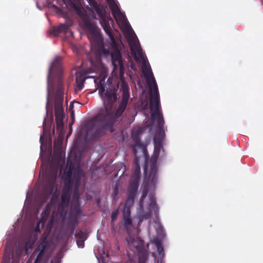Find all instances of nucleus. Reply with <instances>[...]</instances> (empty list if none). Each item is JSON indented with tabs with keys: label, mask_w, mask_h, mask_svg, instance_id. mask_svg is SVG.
<instances>
[{
	"label": "nucleus",
	"mask_w": 263,
	"mask_h": 263,
	"mask_svg": "<svg viewBox=\"0 0 263 263\" xmlns=\"http://www.w3.org/2000/svg\"><path fill=\"white\" fill-rule=\"evenodd\" d=\"M44 254V253H41V252H39L34 263H40L42 259Z\"/></svg>",
	"instance_id": "obj_30"
},
{
	"label": "nucleus",
	"mask_w": 263,
	"mask_h": 263,
	"mask_svg": "<svg viewBox=\"0 0 263 263\" xmlns=\"http://www.w3.org/2000/svg\"><path fill=\"white\" fill-rule=\"evenodd\" d=\"M143 73L147 81L151 91L149 109L153 122L156 125V136L154 139L161 141L165 137L164 120L161 110L158 88L150 67L143 66Z\"/></svg>",
	"instance_id": "obj_2"
},
{
	"label": "nucleus",
	"mask_w": 263,
	"mask_h": 263,
	"mask_svg": "<svg viewBox=\"0 0 263 263\" xmlns=\"http://www.w3.org/2000/svg\"><path fill=\"white\" fill-rule=\"evenodd\" d=\"M71 195V192L70 191V186L68 185V187H66L63 190L61 195V201L58 204L59 209H63L64 208L67 207L70 197Z\"/></svg>",
	"instance_id": "obj_9"
},
{
	"label": "nucleus",
	"mask_w": 263,
	"mask_h": 263,
	"mask_svg": "<svg viewBox=\"0 0 263 263\" xmlns=\"http://www.w3.org/2000/svg\"><path fill=\"white\" fill-rule=\"evenodd\" d=\"M142 132L140 130H138L132 134V137L134 141H137L139 140V136L141 134Z\"/></svg>",
	"instance_id": "obj_28"
},
{
	"label": "nucleus",
	"mask_w": 263,
	"mask_h": 263,
	"mask_svg": "<svg viewBox=\"0 0 263 263\" xmlns=\"http://www.w3.org/2000/svg\"><path fill=\"white\" fill-rule=\"evenodd\" d=\"M58 174V168H50L48 172L45 175V179L44 182L43 192L45 194V198L52 193L55 183Z\"/></svg>",
	"instance_id": "obj_8"
},
{
	"label": "nucleus",
	"mask_w": 263,
	"mask_h": 263,
	"mask_svg": "<svg viewBox=\"0 0 263 263\" xmlns=\"http://www.w3.org/2000/svg\"><path fill=\"white\" fill-rule=\"evenodd\" d=\"M151 216V213H148L146 214H145L144 216V218H145V219H147V218H150Z\"/></svg>",
	"instance_id": "obj_38"
},
{
	"label": "nucleus",
	"mask_w": 263,
	"mask_h": 263,
	"mask_svg": "<svg viewBox=\"0 0 263 263\" xmlns=\"http://www.w3.org/2000/svg\"><path fill=\"white\" fill-rule=\"evenodd\" d=\"M24 251V247L23 242L18 243V245L16 249V254L18 257H20L23 251Z\"/></svg>",
	"instance_id": "obj_22"
},
{
	"label": "nucleus",
	"mask_w": 263,
	"mask_h": 263,
	"mask_svg": "<svg viewBox=\"0 0 263 263\" xmlns=\"http://www.w3.org/2000/svg\"><path fill=\"white\" fill-rule=\"evenodd\" d=\"M130 208L124 206L123 210V217H130Z\"/></svg>",
	"instance_id": "obj_27"
},
{
	"label": "nucleus",
	"mask_w": 263,
	"mask_h": 263,
	"mask_svg": "<svg viewBox=\"0 0 263 263\" xmlns=\"http://www.w3.org/2000/svg\"><path fill=\"white\" fill-rule=\"evenodd\" d=\"M74 7H75L76 10V11H77V12L78 13H79L80 12H81V9H80V8H79L78 7H76V6L75 5H74Z\"/></svg>",
	"instance_id": "obj_39"
},
{
	"label": "nucleus",
	"mask_w": 263,
	"mask_h": 263,
	"mask_svg": "<svg viewBox=\"0 0 263 263\" xmlns=\"http://www.w3.org/2000/svg\"><path fill=\"white\" fill-rule=\"evenodd\" d=\"M75 236L78 239H85L84 235L82 231H80L78 233H76Z\"/></svg>",
	"instance_id": "obj_31"
},
{
	"label": "nucleus",
	"mask_w": 263,
	"mask_h": 263,
	"mask_svg": "<svg viewBox=\"0 0 263 263\" xmlns=\"http://www.w3.org/2000/svg\"><path fill=\"white\" fill-rule=\"evenodd\" d=\"M85 173L81 168L77 167L74 168L72 165L69 167V170L66 175V181L65 186H70V190L73 188L72 193L73 203H79L80 199V193L79 187L81 184V180L84 177Z\"/></svg>",
	"instance_id": "obj_4"
},
{
	"label": "nucleus",
	"mask_w": 263,
	"mask_h": 263,
	"mask_svg": "<svg viewBox=\"0 0 263 263\" xmlns=\"http://www.w3.org/2000/svg\"><path fill=\"white\" fill-rule=\"evenodd\" d=\"M148 178H149V175L148 176V177L147 178H145V183H146V188L144 189V190H143L142 196V198L139 202L140 206L141 209H143V200L146 197V196H147V192H148L147 188L151 187H154L157 182L158 178H157L156 183L154 184H153L149 182Z\"/></svg>",
	"instance_id": "obj_12"
},
{
	"label": "nucleus",
	"mask_w": 263,
	"mask_h": 263,
	"mask_svg": "<svg viewBox=\"0 0 263 263\" xmlns=\"http://www.w3.org/2000/svg\"><path fill=\"white\" fill-rule=\"evenodd\" d=\"M135 196H132L130 195H128V197H127V198L126 199V200L125 201V207H128V208H130L133 206V204H134V200L135 199Z\"/></svg>",
	"instance_id": "obj_20"
},
{
	"label": "nucleus",
	"mask_w": 263,
	"mask_h": 263,
	"mask_svg": "<svg viewBox=\"0 0 263 263\" xmlns=\"http://www.w3.org/2000/svg\"><path fill=\"white\" fill-rule=\"evenodd\" d=\"M77 86L79 90H81L83 85L84 80H82L81 82H78V80L77 79Z\"/></svg>",
	"instance_id": "obj_37"
},
{
	"label": "nucleus",
	"mask_w": 263,
	"mask_h": 263,
	"mask_svg": "<svg viewBox=\"0 0 263 263\" xmlns=\"http://www.w3.org/2000/svg\"><path fill=\"white\" fill-rule=\"evenodd\" d=\"M147 259L146 256L145 255H140L139 258V262L138 263H145Z\"/></svg>",
	"instance_id": "obj_34"
},
{
	"label": "nucleus",
	"mask_w": 263,
	"mask_h": 263,
	"mask_svg": "<svg viewBox=\"0 0 263 263\" xmlns=\"http://www.w3.org/2000/svg\"><path fill=\"white\" fill-rule=\"evenodd\" d=\"M155 156L152 158L150 161V168L149 171V181L154 184L156 183L157 178L158 168L157 166V159L160 151L163 148L161 141L154 139Z\"/></svg>",
	"instance_id": "obj_7"
},
{
	"label": "nucleus",
	"mask_w": 263,
	"mask_h": 263,
	"mask_svg": "<svg viewBox=\"0 0 263 263\" xmlns=\"http://www.w3.org/2000/svg\"><path fill=\"white\" fill-rule=\"evenodd\" d=\"M85 239H77V244L79 248H83L84 247Z\"/></svg>",
	"instance_id": "obj_32"
},
{
	"label": "nucleus",
	"mask_w": 263,
	"mask_h": 263,
	"mask_svg": "<svg viewBox=\"0 0 263 263\" xmlns=\"http://www.w3.org/2000/svg\"><path fill=\"white\" fill-rule=\"evenodd\" d=\"M60 136L61 137L54 141L53 144V157L57 158L59 160H61L62 159L63 153L62 149L63 135Z\"/></svg>",
	"instance_id": "obj_10"
},
{
	"label": "nucleus",
	"mask_w": 263,
	"mask_h": 263,
	"mask_svg": "<svg viewBox=\"0 0 263 263\" xmlns=\"http://www.w3.org/2000/svg\"><path fill=\"white\" fill-rule=\"evenodd\" d=\"M84 25L92 35V46L100 55H111L114 69L116 70L119 68L120 79H123L124 74V67L120 51L117 49L111 52L108 49L105 48L100 29L96 27L89 21H85Z\"/></svg>",
	"instance_id": "obj_3"
},
{
	"label": "nucleus",
	"mask_w": 263,
	"mask_h": 263,
	"mask_svg": "<svg viewBox=\"0 0 263 263\" xmlns=\"http://www.w3.org/2000/svg\"><path fill=\"white\" fill-rule=\"evenodd\" d=\"M109 5L115 18H116L117 16L121 15V12L119 7L114 0L109 2Z\"/></svg>",
	"instance_id": "obj_14"
},
{
	"label": "nucleus",
	"mask_w": 263,
	"mask_h": 263,
	"mask_svg": "<svg viewBox=\"0 0 263 263\" xmlns=\"http://www.w3.org/2000/svg\"><path fill=\"white\" fill-rule=\"evenodd\" d=\"M48 105H49V92L48 93L47 97V108L48 107Z\"/></svg>",
	"instance_id": "obj_40"
},
{
	"label": "nucleus",
	"mask_w": 263,
	"mask_h": 263,
	"mask_svg": "<svg viewBox=\"0 0 263 263\" xmlns=\"http://www.w3.org/2000/svg\"><path fill=\"white\" fill-rule=\"evenodd\" d=\"M61 33V32H60V30H58V27L53 28L52 29V33L54 36H58Z\"/></svg>",
	"instance_id": "obj_35"
},
{
	"label": "nucleus",
	"mask_w": 263,
	"mask_h": 263,
	"mask_svg": "<svg viewBox=\"0 0 263 263\" xmlns=\"http://www.w3.org/2000/svg\"><path fill=\"white\" fill-rule=\"evenodd\" d=\"M45 122V121H44L43 124H44Z\"/></svg>",
	"instance_id": "obj_47"
},
{
	"label": "nucleus",
	"mask_w": 263,
	"mask_h": 263,
	"mask_svg": "<svg viewBox=\"0 0 263 263\" xmlns=\"http://www.w3.org/2000/svg\"><path fill=\"white\" fill-rule=\"evenodd\" d=\"M33 243L34 242L30 241V240H28L25 243H23L25 255H28L29 253V251L32 248Z\"/></svg>",
	"instance_id": "obj_18"
},
{
	"label": "nucleus",
	"mask_w": 263,
	"mask_h": 263,
	"mask_svg": "<svg viewBox=\"0 0 263 263\" xmlns=\"http://www.w3.org/2000/svg\"><path fill=\"white\" fill-rule=\"evenodd\" d=\"M92 17L95 19H97L96 14L94 13V12H93V15H92Z\"/></svg>",
	"instance_id": "obj_41"
},
{
	"label": "nucleus",
	"mask_w": 263,
	"mask_h": 263,
	"mask_svg": "<svg viewBox=\"0 0 263 263\" xmlns=\"http://www.w3.org/2000/svg\"><path fill=\"white\" fill-rule=\"evenodd\" d=\"M89 5L92 7L93 9L96 8V7H97V6L99 5L100 4L98 3L95 0H86Z\"/></svg>",
	"instance_id": "obj_29"
},
{
	"label": "nucleus",
	"mask_w": 263,
	"mask_h": 263,
	"mask_svg": "<svg viewBox=\"0 0 263 263\" xmlns=\"http://www.w3.org/2000/svg\"><path fill=\"white\" fill-rule=\"evenodd\" d=\"M60 65H61V59H60V58L58 57L54 60V61L52 63L51 65L50 66V67L49 68L48 76H47L48 82H49L52 70L54 68H57V69L59 68L60 67Z\"/></svg>",
	"instance_id": "obj_15"
},
{
	"label": "nucleus",
	"mask_w": 263,
	"mask_h": 263,
	"mask_svg": "<svg viewBox=\"0 0 263 263\" xmlns=\"http://www.w3.org/2000/svg\"><path fill=\"white\" fill-rule=\"evenodd\" d=\"M63 82L59 78L58 82V88L56 91L54 99V112L57 129L60 132V135H63V129L64 127L63 117L64 109L63 103L64 100V89Z\"/></svg>",
	"instance_id": "obj_5"
},
{
	"label": "nucleus",
	"mask_w": 263,
	"mask_h": 263,
	"mask_svg": "<svg viewBox=\"0 0 263 263\" xmlns=\"http://www.w3.org/2000/svg\"><path fill=\"white\" fill-rule=\"evenodd\" d=\"M5 257H4V261H3L4 262L5 261Z\"/></svg>",
	"instance_id": "obj_48"
},
{
	"label": "nucleus",
	"mask_w": 263,
	"mask_h": 263,
	"mask_svg": "<svg viewBox=\"0 0 263 263\" xmlns=\"http://www.w3.org/2000/svg\"><path fill=\"white\" fill-rule=\"evenodd\" d=\"M130 50L135 60H137L140 58H142V49L139 43L136 42L133 43V44L130 46Z\"/></svg>",
	"instance_id": "obj_11"
},
{
	"label": "nucleus",
	"mask_w": 263,
	"mask_h": 263,
	"mask_svg": "<svg viewBox=\"0 0 263 263\" xmlns=\"http://www.w3.org/2000/svg\"><path fill=\"white\" fill-rule=\"evenodd\" d=\"M139 182L137 181H133L130 180V183L128 188V195L132 196H136Z\"/></svg>",
	"instance_id": "obj_13"
},
{
	"label": "nucleus",
	"mask_w": 263,
	"mask_h": 263,
	"mask_svg": "<svg viewBox=\"0 0 263 263\" xmlns=\"http://www.w3.org/2000/svg\"><path fill=\"white\" fill-rule=\"evenodd\" d=\"M95 83H98V80H95Z\"/></svg>",
	"instance_id": "obj_44"
},
{
	"label": "nucleus",
	"mask_w": 263,
	"mask_h": 263,
	"mask_svg": "<svg viewBox=\"0 0 263 263\" xmlns=\"http://www.w3.org/2000/svg\"><path fill=\"white\" fill-rule=\"evenodd\" d=\"M118 214H119V212L118 210H116L115 211H113L111 213V224L113 226L115 224V221L116 220L117 217H118Z\"/></svg>",
	"instance_id": "obj_26"
},
{
	"label": "nucleus",
	"mask_w": 263,
	"mask_h": 263,
	"mask_svg": "<svg viewBox=\"0 0 263 263\" xmlns=\"http://www.w3.org/2000/svg\"><path fill=\"white\" fill-rule=\"evenodd\" d=\"M150 203L149 204V208L153 209L154 211L156 213L158 212V208L157 205L155 197L153 195L149 196Z\"/></svg>",
	"instance_id": "obj_17"
},
{
	"label": "nucleus",
	"mask_w": 263,
	"mask_h": 263,
	"mask_svg": "<svg viewBox=\"0 0 263 263\" xmlns=\"http://www.w3.org/2000/svg\"><path fill=\"white\" fill-rule=\"evenodd\" d=\"M9 256H8V260H9Z\"/></svg>",
	"instance_id": "obj_45"
},
{
	"label": "nucleus",
	"mask_w": 263,
	"mask_h": 263,
	"mask_svg": "<svg viewBox=\"0 0 263 263\" xmlns=\"http://www.w3.org/2000/svg\"><path fill=\"white\" fill-rule=\"evenodd\" d=\"M141 175L140 166H136L134 167V170L132 174L130 180L139 181Z\"/></svg>",
	"instance_id": "obj_16"
},
{
	"label": "nucleus",
	"mask_w": 263,
	"mask_h": 263,
	"mask_svg": "<svg viewBox=\"0 0 263 263\" xmlns=\"http://www.w3.org/2000/svg\"><path fill=\"white\" fill-rule=\"evenodd\" d=\"M94 9L100 17V23L101 26L109 36L112 45L114 46H116L117 43L109 23V21L113 22V20L110 17H106V10L103 6L99 4Z\"/></svg>",
	"instance_id": "obj_6"
},
{
	"label": "nucleus",
	"mask_w": 263,
	"mask_h": 263,
	"mask_svg": "<svg viewBox=\"0 0 263 263\" xmlns=\"http://www.w3.org/2000/svg\"><path fill=\"white\" fill-rule=\"evenodd\" d=\"M156 245L157 247V250H158V252L160 254L161 251H163V248L161 243L159 241H157L156 243Z\"/></svg>",
	"instance_id": "obj_33"
},
{
	"label": "nucleus",
	"mask_w": 263,
	"mask_h": 263,
	"mask_svg": "<svg viewBox=\"0 0 263 263\" xmlns=\"http://www.w3.org/2000/svg\"><path fill=\"white\" fill-rule=\"evenodd\" d=\"M45 122V121H44L43 124H44Z\"/></svg>",
	"instance_id": "obj_46"
},
{
	"label": "nucleus",
	"mask_w": 263,
	"mask_h": 263,
	"mask_svg": "<svg viewBox=\"0 0 263 263\" xmlns=\"http://www.w3.org/2000/svg\"><path fill=\"white\" fill-rule=\"evenodd\" d=\"M99 81L98 88L103 100L104 106L93 119L92 125L96 128L95 134L97 136L103 135L106 130H109L110 132L114 131V125L124 112L129 97V87L125 81H122L121 84L122 98L115 112L112 105L118 99L117 89L114 87H109L105 90L104 79H102Z\"/></svg>",
	"instance_id": "obj_1"
},
{
	"label": "nucleus",
	"mask_w": 263,
	"mask_h": 263,
	"mask_svg": "<svg viewBox=\"0 0 263 263\" xmlns=\"http://www.w3.org/2000/svg\"><path fill=\"white\" fill-rule=\"evenodd\" d=\"M146 171H147V166H145L144 167V173L145 174H146Z\"/></svg>",
	"instance_id": "obj_42"
},
{
	"label": "nucleus",
	"mask_w": 263,
	"mask_h": 263,
	"mask_svg": "<svg viewBox=\"0 0 263 263\" xmlns=\"http://www.w3.org/2000/svg\"><path fill=\"white\" fill-rule=\"evenodd\" d=\"M46 249V244L44 242H42L37 247L32 255H33L36 252H41V253H45Z\"/></svg>",
	"instance_id": "obj_19"
},
{
	"label": "nucleus",
	"mask_w": 263,
	"mask_h": 263,
	"mask_svg": "<svg viewBox=\"0 0 263 263\" xmlns=\"http://www.w3.org/2000/svg\"><path fill=\"white\" fill-rule=\"evenodd\" d=\"M119 183L118 182H116V184L114 186V192L112 193V197L114 200H116L118 197V192H119Z\"/></svg>",
	"instance_id": "obj_23"
},
{
	"label": "nucleus",
	"mask_w": 263,
	"mask_h": 263,
	"mask_svg": "<svg viewBox=\"0 0 263 263\" xmlns=\"http://www.w3.org/2000/svg\"><path fill=\"white\" fill-rule=\"evenodd\" d=\"M123 224L124 227L127 229L132 224V220L130 217H123Z\"/></svg>",
	"instance_id": "obj_21"
},
{
	"label": "nucleus",
	"mask_w": 263,
	"mask_h": 263,
	"mask_svg": "<svg viewBox=\"0 0 263 263\" xmlns=\"http://www.w3.org/2000/svg\"><path fill=\"white\" fill-rule=\"evenodd\" d=\"M49 206H50V204H49V203H48V204L46 205V209H48V208L49 207Z\"/></svg>",
	"instance_id": "obj_43"
},
{
	"label": "nucleus",
	"mask_w": 263,
	"mask_h": 263,
	"mask_svg": "<svg viewBox=\"0 0 263 263\" xmlns=\"http://www.w3.org/2000/svg\"><path fill=\"white\" fill-rule=\"evenodd\" d=\"M58 30H60V32H66L69 30V26L66 24H61L58 26Z\"/></svg>",
	"instance_id": "obj_25"
},
{
	"label": "nucleus",
	"mask_w": 263,
	"mask_h": 263,
	"mask_svg": "<svg viewBox=\"0 0 263 263\" xmlns=\"http://www.w3.org/2000/svg\"><path fill=\"white\" fill-rule=\"evenodd\" d=\"M134 164L135 166H140L139 165V158L137 156H135L134 158Z\"/></svg>",
	"instance_id": "obj_36"
},
{
	"label": "nucleus",
	"mask_w": 263,
	"mask_h": 263,
	"mask_svg": "<svg viewBox=\"0 0 263 263\" xmlns=\"http://www.w3.org/2000/svg\"><path fill=\"white\" fill-rule=\"evenodd\" d=\"M72 209L73 212L77 215H79L81 213V210L80 207V203H73Z\"/></svg>",
	"instance_id": "obj_24"
}]
</instances>
